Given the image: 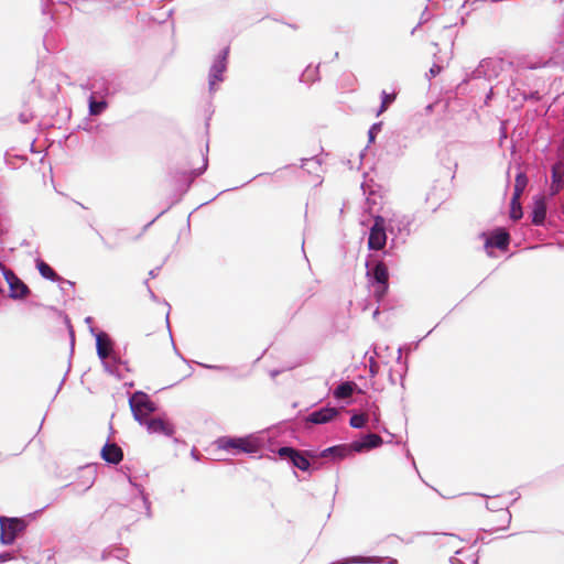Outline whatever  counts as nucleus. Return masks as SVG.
<instances>
[{"label": "nucleus", "instance_id": "nucleus-1", "mask_svg": "<svg viewBox=\"0 0 564 564\" xmlns=\"http://www.w3.org/2000/svg\"><path fill=\"white\" fill-rule=\"evenodd\" d=\"M140 330L143 334L140 345L148 352H158L162 348H169V337L163 328L162 321H160L159 328L151 333L148 332L149 327L147 325H142Z\"/></svg>", "mask_w": 564, "mask_h": 564}, {"label": "nucleus", "instance_id": "nucleus-2", "mask_svg": "<svg viewBox=\"0 0 564 564\" xmlns=\"http://www.w3.org/2000/svg\"><path fill=\"white\" fill-rule=\"evenodd\" d=\"M28 527V523L22 518H7L0 517V542L4 545H10L14 542L17 536L22 533Z\"/></svg>", "mask_w": 564, "mask_h": 564}, {"label": "nucleus", "instance_id": "nucleus-3", "mask_svg": "<svg viewBox=\"0 0 564 564\" xmlns=\"http://www.w3.org/2000/svg\"><path fill=\"white\" fill-rule=\"evenodd\" d=\"M129 403L134 419L140 423L145 421L148 416L156 410L155 404L150 400L149 395L143 392L133 393Z\"/></svg>", "mask_w": 564, "mask_h": 564}, {"label": "nucleus", "instance_id": "nucleus-4", "mask_svg": "<svg viewBox=\"0 0 564 564\" xmlns=\"http://www.w3.org/2000/svg\"><path fill=\"white\" fill-rule=\"evenodd\" d=\"M371 274L377 286L375 289V296L378 300H381L388 292L389 289V271L388 267L379 261L375 264L371 272H368V275Z\"/></svg>", "mask_w": 564, "mask_h": 564}, {"label": "nucleus", "instance_id": "nucleus-5", "mask_svg": "<svg viewBox=\"0 0 564 564\" xmlns=\"http://www.w3.org/2000/svg\"><path fill=\"white\" fill-rule=\"evenodd\" d=\"M278 454L281 458L289 459L293 466L304 471L310 469L308 458L314 457L310 452H301L293 447H281L278 449Z\"/></svg>", "mask_w": 564, "mask_h": 564}, {"label": "nucleus", "instance_id": "nucleus-6", "mask_svg": "<svg viewBox=\"0 0 564 564\" xmlns=\"http://www.w3.org/2000/svg\"><path fill=\"white\" fill-rule=\"evenodd\" d=\"M387 242V235L384 228V219L380 216L376 217L375 224L370 228L368 238V247L372 250H381Z\"/></svg>", "mask_w": 564, "mask_h": 564}, {"label": "nucleus", "instance_id": "nucleus-7", "mask_svg": "<svg viewBox=\"0 0 564 564\" xmlns=\"http://www.w3.org/2000/svg\"><path fill=\"white\" fill-rule=\"evenodd\" d=\"M217 443L219 448L223 449H237L245 453H254L257 451V444L250 438L221 437Z\"/></svg>", "mask_w": 564, "mask_h": 564}, {"label": "nucleus", "instance_id": "nucleus-8", "mask_svg": "<svg viewBox=\"0 0 564 564\" xmlns=\"http://www.w3.org/2000/svg\"><path fill=\"white\" fill-rule=\"evenodd\" d=\"M3 275L9 285L10 297L24 299L30 293L29 286L13 271L6 269Z\"/></svg>", "mask_w": 564, "mask_h": 564}, {"label": "nucleus", "instance_id": "nucleus-9", "mask_svg": "<svg viewBox=\"0 0 564 564\" xmlns=\"http://www.w3.org/2000/svg\"><path fill=\"white\" fill-rule=\"evenodd\" d=\"M142 424L147 425L150 433L163 434L165 436H172L174 433V426L162 417L147 419Z\"/></svg>", "mask_w": 564, "mask_h": 564}, {"label": "nucleus", "instance_id": "nucleus-10", "mask_svg": "<svg viewBox=\"0 0 564 564\" xmlns=\"http://www.w3.org/2000/svg\"><path fill=\"white\" fill-rule=\"evenodd\" d=\"M228 54H229V47H226L223 51L221 56L212 66L210 80H209L210 88H213L217 82L223 80V73L226 70V67H227Z\"/></svg>", "mask_w": 564, "mask_h": 564}, {"label": "nucleus", "instance_id": "nucleus-11", "mask_svg": "<svg viewBox=\"0 0 564 564\" xmlns=\"http://www.w3.org/2000/svg\"><path fill=\"white\" fill-rule=\"evenodd\" d=\"M336 408H323L312 412L306 421L313 424H325L333 421L338 415Z\"/></svg>", "mask_w": 564, "mask_h": 564}, {"label": "nucleus", "instance_id": "nucleus-12", "mask_svg": "<svg viewBox=\"0 0 564 564\" xmlns=\"http://www.w3.org/2000/svg\"><path fill=\"white\" fill-rule=\"evenodd\" d=\"M382 444V438L380 435L375 433L367 434L362 440L355 441L351 443V449L354 452L360 453L364 451H368L371 448H376Z\"/></svg>", "mask_w": 564, "mask_h": 564}, {"label": "nucleus", "instance_id": "nucleus-13", "mask_svg": "<svg viewBox=\"0 0 564 564\" xmlns=\"http://www.w3.org/2000/svg\"><path fill=\"white\" fill-rule=\"evenodd\" d=\"M510 243V235L506 229L498 228L486 240L485 247H496L506 250Z\"/></svg>", "mask_w": 564, "mask_h": 564}, {"label": "nucleus", "instance_id": "nucleus-14", "mask_svg": "<svg viewBox=\"0 0 564 564\" xmlns=\"http://www.w3.org/2000/svg\"><path fill=\"white\" fill-rule=\"evenodd\" d=\"M100 455L104 460L113 465L119 464L123 458V452L116 443H106Z\"/></svg>", "mask_w": 564, "mask_h": 564}, {"label": "nucleus", "instance_id": "nucleus-15", "mask_svg": "<svg viewBox=\"0 0 564 564\" xmlns=\"http://www.w3.org/2000/svg\"><path fill=\"white\" fill-rule=\"evenodd\" d=\"M531 216L534 225H543L546 217V200L544 196L534 198Z\"/></svg>", "mask_w": 564, "mask_h": 564}, {"label": "nucleus", "instance_id": "nucleus-16", "mask_svg": "<svg viewBox=\"0 0 564 564\" xmlns=\"http://www.w3.org/2000/svg\"><path fill=\"white\" fill-rule=\"evenodd\" d=\"M564 187V163L556 162L552 166L551 195L557 194Z\"/></svg>", "mask_w": 564, "mask_h": 564}, {"label": "nucleus", "instance_id": "nucleus-17", "mask_svg": "<svg viewBox=\"0 0 564 564\" xmlns=\"http://www.w3.org/2000/svg\"><path fill=\"white\" fill-rule=\"evenodd\" d=\"M97 354L101 359H106L110 356L112 350V343L107 334H99L96 338Z\"/></svg>", "mask_w": 564, "mask_h": 564}, {"label": "nucleus", "instance_id": "nucleus-18", "mask_svg": "<svg viewBox=\"0 0 564 564\" xmlns=\"http://www.w3.org/2000/svg\"><path fill=\"white\" fill-rule=\"evenodd\" d=\"M350 452H354L351 449V444L349 446H346V445H338V446H333V447H328L326 449H324L322 453H321V456L322 457H328L329 455H333L335 457H338V458H344L346 457Z\"/></svg>", "mask_w": 564, "mask_h": 564}, {"label": "nucleus", "instance_id": "nucleus-19", "mask_svg": "<svg viewBox=\"0 0 564 564\" xmlns=\"http://www.w3.org/2000/svg\"><path fill=\"white\" fill-rule=\"evenodd\" d=\"M356 387L357 384L352 381L343 382L335 389L334 397L337 399L349 398L352 394Z\"/></svg>", "mask_w": 564, "mask_h": 564}, {"label": "nucleus", "instance_id": "nucleus-20", "mask_svg": "<svg viewBox=\"0 0 564 564\" xmlns=\"http://www.w3.org/2000/svg\"><path fill=\"white\" fill-rule=\"evenodd\" d=\"M527 185H528V177L525 176L524 173H519L514 180V189H513V195H512V198H514V200L521 198V195L523 194Z\"/></svg>", "mask_w": 564, "mask_h": 564}, {"label": "nucleus", "instance_id": "nucleus-21", "mask_svg": "<svg viewBox=\"0 0 564 564\" xmlns=\"http://www.w3.org/2000/svg\"><path fill=\"white\" fill-rule=\"evenodd\" d=\"M36 268L43 278L51 280V281L59 280V276L57 275V273L43 260H39L36 262Z\"/></svg>", "mask_w": 564, "mask_h": 564}, {"label": "nucleus", "instance_id": "nucleus-22", "mask_svg": "<svg viewBox=\"0 0 564 564\" xmlns=\"http://www.w3.org/2000/svg\"><path fill=\"white\" fill-rule=\"evenodd\" d=\"M395 93H387V91H383L382 93V102H381V107L377 113V116L381 115L382 112H384L388 107L395 100Z\"/></svg>", "mask_w": 564, "mask_h": 564}, {"label": "nucleus", "instance_id": "nucleus-23", "mask_svg": "<svg viewBox=\"0 0 564 564\" xmlns=\"http://www.w3.org/2000/svg\"><path fill=\"white\" fill-rule=\"evenodd\" d=\"M511 209H510V218L513 220H519L522 217V208L520 204V199L511 198Z\"/></svg>", "mask_w": 564, "mask_h": 564}, {"label": "nucleus", "instance_id": "nucleus-24", "mask_svg": "<svg viewBox=\"0 0 564 564\" xmlns=\"http://www.w3.org/2000/svg\"><path fill=\"white\" fill-rule=\"evenodd\" d=\"M368 421V416L367 414L365 413H361V414H354L351 417H350V421H349V424L351 427L354 429H361L365 426V424L367 423Z\"/></svg>", "mask_w": 564, "mask_h": 564}, {"label": "nucleus", "instance_id": "nucleus-25", "mask_svg": "<svg viewBox=\"0 0 564 564\" xmlns=\"http://www.w3.org/2000/svg\"><path fill=\"white\" fill-rule=\"evenodd\" d=\"M106 107H107V104L105 101H96V100L91 99L89 102L90 115H94V116L99 115L105 110Z\"/></svg>", "mask_w": 564, "mask_h": 564}, {"label": "nucleus", "instance_id": "nucleus-26", "mask_svg": "<svg viewBox=\"0 0 564 564\" xmlns=\"http://www.w3.org/2000/svg\"><path fill=\"white\" fill-rule=\"evenodd\" d=\"M13 558L12 554L11 553H1L0 554V563H4L7 561H11Z\"/></svg>", "mask_w": 564, "mask_h": 564}, {"label": "nucleus", "instance_id": "nucleus-27", "mask_svg": "<svg viewBox=\"0 0 564 564\" xmlns=\"http://www.w3.org/2000/svg\"><path fill=\"white\" fill-rule=\"evenodd\" d=\"M441 70H442L441 66L434 65L433 67H431L430 73L432 76H436L437 74L441 73Z\"/></svg>", "mask_w": 564, "mask_h": 564}, {"label": "nucleus", "instance_id": "nucleus-28", "mask_svg": "<svg viewBox=\"0 0 564 564\" xmlns=\"http://www.w3.org/2000/svg\"><path fill=\"white\" fill-rule=\"evenodd\" d=\"M124 238V232L122 230H118L116 234H115V239L116 240H122Z\"/></svg>", "mask_w": 564, "mask_h": 564}, {"label": "nucleus", "instance_id": "nucleus-29", "mask_svg": "<svg viewBox=\"0 0 564 564\" xmlns=\"http://www.w3.org/2000/svg\"><path fill=\"white\" fill-rule=\"evenodd\" d=\"M206 164H207V161L205 159H203V166L198 169L197 174H199L202 172V170L206 167Z\"/></svg>", "mask_w": 564, "mask_h": 564}]
</instances>
